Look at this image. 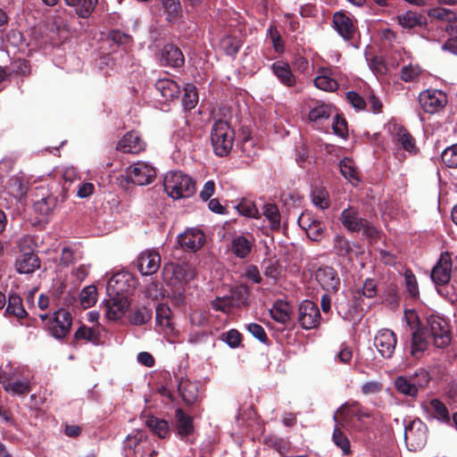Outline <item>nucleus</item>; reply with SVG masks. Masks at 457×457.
<instances>
[{
  "label": "nucleus",
  "instance_id": "35",
  "mask_svg": "<svg viewBox=\"0 0 457 457\" xmlns=\"http://www.w3.org/2000/svg\"><path fill=\"white\" fill-rule=\"evenodd\" d=\"M175 418L177 432L181 438L193 433V420L189 415L186 414L181 409H177L175 411Z\"/></svg>",
  "mask_w": 457,
  "mask_h": 457
},
{
  "label": "nucleus",
  "instance_id": "26",
  "mask_svg": "<svg viewBox=\"0 0 457 457\" xmlns=\"http://www.w3.org/2000/svg\"><path fill=\"white\" fill-rule=\"evenodd\" d=\"M333 23L336 30L345 39L353 37L355 28L350 17L343 12H337L333 16Z\"/></svg>",
  "mask_w": 457,
  "mask_h": 457
},
{
  "label": "nucleus",
  "instance_id": "1",
  "mask_svg": "<svg viewBox=\"0 0 457 457\" xmlns=\"http://www.w3.org/2000/svg\"><path fill=\"white\" fill-rule=\"evenodd\" d=\"M377 294L376 284L372 279H366L361 289H357L353 294L352 305L348 302L337 303L338 314L345 320L355 321L361 320L363 312L370 308V303L366 302L373 298Z\"/></svg>",
  "mask_w": 457,
  "mask_h": 457
},
{
  "label": "nucleus",
  "instance_id": "6",
  "mask_svg": "<svg viewBox=\"0 0 457 457\" xmlns=\"http://www.w3.org/2000/svg\"><path fill=\"white\" fill-rule=\"evenodd\" d=\"M428 440V427L420 419L411 420L404 428V441L409 451L421 450Z\"/></svg>",
  "mask_w": 457,
  "mask_h": 457
},
{
  "label": "nucleus",
  "instance_id": "25",
  "mask_svg": "<svg viewBox=\"0 0 457 457\" xmlns=\"http://www.w3.org/2000/svg\"><path fill=\"white\" fill-rule=\"evenodd\" d=\"M160 62L163 66L179 68L184 64L185 59L179 47L174 45H165L161 51Z\"/></svg>",
  "mask_w": 457,
  "mask_h": 457
},
{
  "label": "nucleus",
  "instance_id": "20",
  "mask_svg": "<svg viewBox=\"0 0 457 457\" xmlns=\"http://www.w3.org/2000/svg\"><path fill=\"white\" fill-rule=\"evenodd\" d=\"M315 275L318 282L324 290L328 293L337 291L340 285V278L333 268L328 266L319 268Z\"/></svg>",
  "mask_w": 457,
  "mask_h": 457
},
{
  "label": "nucleus",
  "instance_id": "18",
  "mask_svg": "<svg viewBox=\"0 0 457 457\" xmlns=\"http://www.w3.org/2000/svg\"><path fill=\"white\" fill-rule=\"evenodd\" d=\"M389 131L394 140L399 144L403 149L410 154H416L418 148L414 137L403 126L397 123L389 124Z\"/></svg>",
  "mask_w": 457,
  "mask_h": 457
},
{
  "label": "nucleus",
  "instance_id": "9",
  "mask_svg": "<svg viewBox=\"0 0 457 457\" xmlns=\"http://www.w3.org/2000/svg\"><path fill=\"white\" fill-rule=\"evenodd\" d=\"M341 222L351 232H358L362 230L363 234L372 237L376 233V229L366 220L361 219L358 212L349 207L341 213Z\"/></svg>",
  "mask_w": 457,
  "mask_h": 457
},
{
  "label": "nucleus",
  "instance_id": "23",
  "mask_svg": "<svg viewBox=\"0 0 457 457\" xmlns=\"http://www.w3.org/2000/svg\"><path fill=\"white\" fill-rule=\"evenodd\" d=\"M145 143L136 131L128 132L118 142L117 149L128 154H138L144 151Z\"/></svg>",
  "mask_w": 457,
  "mask_h": 457
},
{
  "label": "nucleus",
  "instance_id": "5",
  "mask_svg": "<svg viewBox=\"0 0 457 457\" xmlns=\"http://www.w3.org/2000/svg\"><path fill=\"white\" fill-rule=\"evenodd\" d=\"M429 383L428 373L424 370H419L410 376H398L394 385L398 393L414 398L420 389L425 388Z\"/></svg>",
  "mask_w": 457,
  "mask_h": 457
},
{
  "label": "nucleus",
  "instance_id": "54",
  "mask_svg": "<svg viewBox=\"0 0 457 457\" xmlns=\"http://www.w3.org/2000/svg\"><path fill=\"white\" fill-rule=\"evenodd\" d=\"M340 424L337 423V426L334 429L332 439L335 445L339 447L344 454L350 453V442L348 438L344 435L339 428Z\"/></svg>",
  "mask_w": 457,
  "mask_h": 457
},
{
  "label": "nucleus",
  "instance_id": "2",
  "mask_svg": "<svg viewBox=\"0 0 457 457\" xmlns=\"http://www.w3.org/2000/svg\"><path fill=\"white\" fill-rule=\"evenodd\" d=\"M371 412L359 403H345L334 414V420L341 427L351 431H360L365 427V420Z\"/></svg>",
  "mask_w": 457,
  "mask_h": 457
},
{
  "label": "nucleus",
  "instance_id": "49",
  "mask_svg": "<svg viewBox=\"0 0 457 457\" xmlns=\"http://www.w3.org/2000/svg\"><path fill=\"white\" fill-rule=\"evenodd\" d=\"M241 46L240 40L232 36H225L220 41V47L228 55H235Z\"/></svg>",
  "mask_w": 457,
  "mask_h": 457
},
{
  "label": "nucleus",
  "instance_id": "28",
  "mask_svg": "<svg viewBox=\"0 0 457 457\" xmlns=\"http://www.w3.org/2000/svg\"><path fill=\"white\" fill-rule=\"evenodd\" d=\"M272 71L277 79L287 87L295 86L296 79L292 72L291 67L283 61L275 62L272 66Z\"/></svg>",
  "mask_w": 457,
  "mask_h": 457
},
{
  "label": "nucleus",
  "instance_id": "61",
  "mask_svg": "<svg viewBox=\"0 0 457 457\" xmlns=\"http://www.w3.org/2000/svg\"><path fill=\"white\" fill-rule=\"evenodd\" d=\"M334 247L337 253L339 255H345L351 250L349 242L344 237L339 235L336 236L334 239Z\"/></svg>",
  "mask_w": 457,
  "mask_h": 457
},
{
  "label": "nucleus",
  "instance_id": "8",
  "mask_svg": "<svg viewBox=\"0 0 457 457\" xmlns=\"http://www.w3.org/2000/svg\"><path fill=\"white\" fill-rule=\"evenodd\" d=\"M128 180L139 186L148 185L156 177L155 168L148 162H137L126 169Z\"/></svg>",
  "mask_w": 457,
  "mask_h": 457
},
{
  "label": "nucleus",
  "instance_id": "10",
  "mask_svg": "<svg viewBox=\"0 0 457 457\" xmlns=\"http://www.w3.org/2000/svg\"><path fill=\"white\" fill-rule=\"evenodd\" d=\"M71 324L72 318L71 313L68 311L61 309L55 312L49 319L47 328L54 337L62 339L70 333Z\"/></svg>",
  "mask_w": 457,
  "mask_h": 457
},
{
  "label": "nucleus",
  "instance_id": "52",
  "mask_svg": "<svg viewBox=\"0 0 457 457\" xmlns=\"http://www.w3.org/2000/svg\"><path fill=\"white\" fill-rule=\"evenodd\" d=\"M312 199L313 204L321 210L327 209L329 206L328 193L324 188H313L312 191Z\"/></svg>",
  "mask_w": 457,
  "mask_h": 457
},
{
  "label": "nucleus",
  "instance_id": "15",
  "mask_svg": "<svg viewBox=\"0 0 457 457\" xmlns=\"http://www.w3.org/2000/svg\"><path fill=\"white\" fill-rule=\"evenodd\" d=\"M452 266V259L449 253H442L431 270V279L436 286H443L450 281Z\"/></svg>",
  "mask_w": 457,
  "mask_h": 457
},
{
  "label": "nucleus",
  "instance_id": "16",
  "mask_svg": "<svg viewBox=\"0 0 457 457\" xmlns=\"http://www.w3.org/2000/svg\"><path fill=\"white\" fill-rule=\"evenodd\" d=\"M161 265L160 253L155 250L142 252L137 262L138 270L142 275L147 276L155 273Z\"/></svg>",
  "mask_w": 457,
  "mask_h": 457
},
{
  "label": "nucleus",
  "instance_id": "64",
  "mask_svg": "<svg viewBox=\"0 0 457 457\" xmlns=\"http://www.w3.org/2000/svg\"><path fill=\"white\" fill-rule=\"evenodd\" d=\"M247 330L261 342L267 340V335L263 328L257 323H250L246 326Z\"/></svg>",
  "mask_w": 457,
  "mask_h": 457
},
{
  "label": "nucleus",
  "instance_id": "32",
  "mask_svg": "<svg viewBox=\"0 0 457 457\" xmlns=\"http://www.w3.org/2000/svg\"><path fill=\"white\" fill-rule=\"evenodd\" d=\"M76 340H85L92 343L93 345H99L101 343V328L97 323L93 327L81 326L74 334Z\"/></svg>",
  "mask_w": 457,
  "mask_h": 457
},
{
  "label": "nucleus",
  "instance_id": "22",
  "mask_svg": "<svg viewBox=\"0 0 457 457\" xmlns=\"http://www.w3.org/2000/svg\"><path fill=\"white\" fill-rule=\"evenodd\" d=\"M178 242L181 247L195 252L204 244L205 237L200 229L190 228L178 237Z\"/></svg>",
  "mask_w": 457,
  "mask_h": 457
},
{
  "label": "nucleus",
  "instance_id": "60",
  "mask_svg": "<svg viewBox=\"0 0 457 457\" xmlns=\"http://www.w3.org/2000/svg\"><path fill=\"white\" fill-rule=\"evenodd\" d=\"M211 304L213 310L225 313H228L233 310V303L229 302L226 295L217 296Z\"/></svg>",
  "mask_w": 457,
  "mask_h": 457
},
{
  "label": "nucleus",
  "instance_id": "62",
  "mask_svg": "<svg viewBox=\"0 0 457 457\" xmlns=\"http://www.w3.org/2000/svg\"><path fill=\"white\" fill-rule=\"evenodd\" d=\"M346 99L356 110L361 111L366 107L367 104L364 99L353 91H350L346 94Z\"/></svg>",
  "mask_w": 457,
  "mask_h": 457
},
{
  "label": "nucleus",
  "instance_id": "42",
  "mask_svg": "<svg viewBox=\"0 0 457 457\" xmlns=\"http://www.w3.org/2000/svg\"><path fill=\"white\" fill-rule=\"evenodd\" d=\"M145 425L160 438H166L170 436V425L165 420L151 416L145 420Z\"/></svg>",
  "mask_w": 457,
  "mask_h": 457
},
{
  "label": "nucleus",
  "instance_id": "50",
  "mask_svg": "<svg viewBox=\"0 0 457 457\" xmlns=\"http://www.w3.org/2000/svg\"><path fill=\"white\" fill-rule=\"evenodd\" d=\"M5 391L15 395H23L30 391V382L28 378H22L16 381H11L7 385Z\"/></svg>",
  "mask_w": 457,
  "mask_h": 457
},
{
  "label": "nucleus",
  "instance_id": "48",
  "mask_svg": "<svg viewBox=\"0 0 457 457\" xmlns=\"http://www.w3.org/2000/svg\"><path fill=\"white\" fill-rule=\"evenodd\" d=\"M198 102V94L196 87L193 84H187L184 87V94L182 96V104L185 109L192 110Z\"/></svg>",
  "mask_w": 457,
  "mask_h": 457
},
{
  "label": "nucleus",
  "instance_id": "27",
  "mask_svg": "<svg viewBox=\"0 0 457 457\" xmlns=\"http://www.w3.org/2000/svg\"><path fill=\"white\" fill-rule=\"evenodd\" d=\"M155 88L165 101H171L179 97L180 93V87L178 82L168 78L158 79L155 83Z\"/></svg>",
  "mask_w": 457,
  "mask_h": 457
},
{
  "label": "nucleus",
  "instance_id": "40",
  "mask_svg": "<svg viewBox=\"0 0 457 457\" xmlns=\"http://www.w3.org/2000/svg\"><path fill=\"white\" fill-rule=\"evenodd\" d=\"M41 198L36 200L33 204V207L36 212L41 215H48L55 208L57 199L52 194H41Z\"/></svg>",
  "mask_w": 457,
  "mask_h": 457
},
{
  "label": "nucleus",
  "instance_id": "53",
  "mask_svg": "<svg viewBox=\"0 0 457 457\" xmlns=\"http://www.w3.org/2000/svg\"><path fill=\"white\" fill-rule=\"evenodd\" d=\"M152 318V310L142 306L134 311L130 316V322L134 325L140 326L148 322Z\"/></svg>",
  "mask_w": 457,
  "mask_h": 457
},
{
  "label": "nucleus",
  "instance_id": "55",
  "mask_svg": "<svg viewBox=\"0 0 457 457\" xmlns=\"http://www.w3.org/2000/svg\"><path fill=\"white\" fill-rule=\"evenodd\" d=\"M404 284L408 294L411 298H417L420 295L418 282L416 277L411 270L404 271Z\"/></svg>",
  "mask_w": 457,
  "mask_h": 457
},
{
  "label": "nucleus",
  "instance_id": "63",
  "mask_svg": "<svg viewBox=\"0 0 457 457\" xmlns=\"http://www.w3.org/2000/svg\"><path fill=\"white\" fill-rule=\"evenodd\" d=\"M353 359V351L347 345H341L339 352L336 354L335 361H339L344 364L350 363Z\"/></svg>",
  "mask_w": 457,
  "mask_h": 457
},
{
  "label": "nucleus",
  "instance_id": "12",
  "mask_svg": "<svg viewBox=\"0 0 457 457\" xmlns=\"http://www.w3.org/2000/svg\"><path fill=\"white\" fill-rule=\"evenodd\" d=\"M135 280L131 274L120 272L113 275L107 282L109 295L127 296L134 289Z\"/></svg>",
  "mask_w": 457,
  "mask_h": 457
},
{
  "label": "nucleus",
  "instance_id": "14",
  "mask_svg": "<svg viewBox=\"0 0 457 457\" xmlns=\"http://www.w3.org/2000/svg\"><path fill=\"white\" fill-rule=\"evenodd\" d=\"M396 343L395 334L388 328L378 330L374 338L375 347L382 357L387 359L393 356Z\"/></svg>",
  "mask_w": 457,
  "mask_h": 457
},
{
  "label": "nucleus",
  "instance_id": "34",
  "mask_svg": "<svg viewBox=\"0 0 457 457\" xmlns=\"http://www.w3.org/2000/svg\"><path fill=\"white\" fill-rule=\"evenodd\" d=\"M422 407L427 410V411H430L431 414L438 420L445 423H450L451 418L449 411L445 404L439 399H431L428 403H423Z\"/></svg>",
  "mask_w": 457,
  "mask_h": 457
},
{
  "label": "nucleus",
  "instance_id": "4",
  "mask_svg": "<svg viewBox=\"0 0 457 457\" xmlns=\"http://www.w3.org/2000/svg\"><path fill=\"white\" fill-rule=\"evenodd\" d=\"M235 141V131L230 124L225 120H216L211 130V142L216 155L227 156Z\"/></svg>",
  "mask_w": 457,
  "mask_h": 457
},
{
  "label": "nucleus",
  "instance_id": "51",
  "mask_svg": "<svg viewBox=\"0 0 457 457\" xmlns=\"http://www.w3.org/2000/svg\"><path fill=\"white\" fill-rule=\"evenodd\" d=\"M80 303L84 309L93 306L97 300V289L95 286L86 287L79 295Z\"/></svg>",
  "mask_w": 457,
  "mask_h": 457
},
{
  "label": "nucleus",
  "instance_id": "33",
  "mask_svg": "<svg viewBox=\"0 0 457 457\" xmlns=\"http://www.w3.org/2000/svg\"><path fill=\"white\" fill-rule=\"evenodd\" d=\"M314 85L317 88L334 92L338 88L337 81L331 77V71L328 68H321L319 75L314 79Z\"/></svg>",
  "mask_w": 457,
  "mask_h": 457
},
{
  "label": "nucleus",
  "instance_id": "47",
  "mask_svg": "<svg viewBox=\"0 0 457 457\" xmlns=\"http://www.w3.org/2000/svg\"><path fill=\"white\" fill-rule=\"evenodd\" d=\"M340 171L342 175L350 182L354 183L359 181L358 171L354 163L350 158H344L340 163Z\"/></svg>",
  "mask_w": 457,
  "mask_h": 457
},
{
  "label": "nucleus",
  "instance_id": "30",
  "mask_svg": "<svg viewBox=\"0 0 457 457\" xmlns=\"http://www.w3.org/2000/svg\"><path fill=\"white\" fill-rule=\"evenodd\" d=\"M171 274L176 281H188L193 278V270L187 263H169L164 266V274Z\"/></svg>",
  "mask_w": 457,
  "mask_h": 457
},
{
  "label": "nucleus",
  "instance_id": "29",
  "mask_svg": "<svg viewBox=\"0 0 457 457\" xmlns=\"http://www.w3.org/2000/svg\"><path fill=\"white\" fill-rule=\"evenodd\" d=\"M16 270L21 274H30L40 267V260L37 254L27 253L21 255L15 263Z\"/></svg>",
  "mask_w": 457,
  "mask_h": 457
},
{
  "label": "nucleus",
  "instance_id": "58",
  "mask_svg": "<svg viewBox=\"0 0 457 457\" xmlns=\"http://www.w3.org/2000/svg\"><path fill=\"white\" fill-rule=\"evenodd\" d=\"M332 129L334 133L342 137L346 138L348 136V129L346 120L339 114H337L332 122Z\"/></svg>",
  "mask_w": 457,
  "mask_h": 457
},
{
  "label": "nucleus",
  "instance_id": "24",
  "mask_svg": "<svg viewBox=\"0 0 457 457\" xmlns=\"http://www.w3.org/2000/svg\"><path fill=\"white\" fill-rule=\"evenodd\" d=\"M429 339L426 328H419L414 331L411 342V355L415 359H420L428 350Z\"/></svg>",
  "mask_w": 457,
  "mask_h": 457
},
{
  "label": "nucleus",
  "instance_id": "19",
  "mask_svg": "<svg viewBox=\"0 0 457 457\" xmlns=\"http://www.w3.org/2000/svg\"><path fill=\"white\" fill-rule=\"evenodd\" d=\"M298 223L311 240H321L325 230V225L322 222L313 219L309 213H303L299 217Z\"/></svg>",
  "mask_w": 457,
  "mask_h": 457
},
{
  "label": "nucleus",
  "instance_id": "39",
  "mask_svg": "<svg viewBox=\"0 0 457 457\" xmlns=\"http://www.w3.org/2000/svg\"><path fill=\"white\" fill-rule=\"evenodd\" d=\"M162 8L166 16V21L174 23L182 15V7L179 0H161Z\"/></svg>",
  "mask_w": 457,
  "mask_h": 457
},
{
  "label": "nucleus",
  "instance_id": "36",
  "mask_svg": "<svg viewBox=\"0 0 457 457\" xmlns=\"http://www.w3.org/2000/svg\"><path fill=\"white\" fill-rule=\"evenodd\" d=\"M253 246L252 237L244 235L236 236L232 240L231 249L234 254L238 258L246 257Z\"/></svg>",
  "mask_w": 457,
  "mask_h": 457
},
{
  "label": "nucleus",
  "instance_id": "44",
  "mask_svg": "<svg viewBox=\"0 0 457 457\" xmlns=\"http://www.w3.org/2000/svg\"><path fill=\"white\" fill-rule=\"evenodd\" d=\"M5 315H12L18 319L26 317L27 312L25 311L21 298L17 295H11L8 298V303L5 310Z\"/></svg>",
  "mask_w": 457,
  "mask_h": 457
},
{
  "label": "nucleus",
  "instance_id": "46",
  "mask_svg": "<svg viewBox=\"0 0 457 457\" xmlns=\"http://www.w3.org/2000/svg\"><path fill=\"white\" fill-rule=\"evenodd\" d=\"M262 215L269 221L271 229L278 230L280 228V212L276 204H264L262 207Z\"/></svg>",
  "mask_w": 457,
  "mask_h": 457
},
{
  "label": "nucleus",
  "instance_id": "7",
  "mask_svg": "<svg viewBox=\"0 0 457 457\" xmlns=\"http://www.w3.org/2000/svg\"><path fill=\"white\" fill-rule=\"evenodd\" d=\"M428 336L432 338L434 345L438 348L447 346L451 342V335L448 325L440 317H430L428 319Z\"/></svg>",
  "mask_w": 457,
  "mask_h": 457
},
{
  "label": "nucleus",
  "instance_id": "3",
  "mask_svg": "<svg viewBox=\"0 0 457 457\" xmlns=\"http://www.w3.org/2000/svg\"><path fill=\"white\" fill-rule=\"evenodd\" d=\"M165 192L173 199L188 198L195 193V183L182 171L168 172L163 181Z\"/></svg>",
  "mask_w": 457,
  "mask_h": 457
},
{
  "label": "nucleus",
  "instance_id": "45",
  "mask_svg": "<svg viewBox=\"0 0 457 457\" xmlns=\"http://www.w3.org/2000/svg\"><path fill=\"white\" fill-rule=\"evenodd\" d=\"M179 391L183 401L187 404L194 403L198 397V387L195 383L189 381H181L179 386Z\"/></svg>",
  "mask_w": 457,
  "mask_h": 457
},
{
  "label": "nucleus",
  "instance_id": "43",
  "mask_svg": "<svg viewBox=\"0 0 457 457\" xmlns=\"http://www.w3.org/2000/svg\"><path fill=\"white\" fill-rule=\"evenodd\" d=\"M291 311V306L287 302L277 301L270 310V313L274 320L286 324L290 319Z\"/></svg>",
  "mask_w": 457,
  "mask_h": 457
},
{
  "label": "nucleus",
  "instance_id": "57",
  "mask_svg": "<svg viewBox=\"0 0 457 457\" xmlns=\"http://www.w3.org/2000/svg\"><path fill=\"white\" fill-rule=\"evenodd\" d=\"M237 308L246 305L248 298V289L245 286L240 285L230 288Z\"/></svg>",
  "mask_w": 457,
  "mask_h": 457
},
{
  "label": "nucleus",
  "instance_id": "11",
  "mask_svg": "<svg viewBox=\"0 0 457 457\" xmlns=\"http://www.w3.org/2000/svg\"><path fill=\"white\" fill-rule=\"evenodd\" d=\"M419 102L424 112L433 114L443 109L447 97L441 90L428 89L420 94Z\"/></svg>",
  "mask_w": 457,
  "mask_h": 457
},
{
  "label": "nucleus",
  "instance_id": "37",
  "mask_svg": "<svg viewBox=\"0 0 457 457\" xmlns=\"http://www.w3.org/2000/svg\"><path fill=\"white\" fill-rule=\"evenodd\" d=\"M398 23L403 29H413L415 27H421L426 23V17L421 13L408 11L397 16Z\"/></svg>",
  "mask_w": 457,
  "mask_h": 457
},
{
  "label": "nucleus",
  "instance_id": "21",
  "mask_svg": "<svg viewBox=\"0 0 457 457\" xmlns=\"http://www.w3.org/2000/svg\"><path fill=\"white\" fill-rule=\"evenodd\" d=\"M146 435L140 430L128 435L123 442L127 457H143L144 448L141 444L146 440Z\"/></svg>",
  "mask_w": 457,
  "mask_h": 457
},
{
  "label": "nucleus",
  "instance_id": "38",
  "mask_svg": "<svg viewBox=\"0 0 457 457\" xmlns=\"http://www.w3.org/2000/svg\"><path fill=\"white\" fill-rule=\"evenodd\" d=\"M333 108L330 104L324 103H316L311 108L308 118L311 122L315 124H321L324 120H328L332 114Z\"/></svg>",
  "mask_w": 457,
  "mask_h": 457
},
{
  "label": "nucleus",
  "instance_id": "56",
  "mask_svg": "<svg viewBox=\"0 0 457 457\" xmlns=\"http://www.w3.org/2000/svg\"><path fill=\"white\" fill-rule=\"evenodd\" d=\"M442 162L449 168H457V144L445 148L441 154Z\"/></svg>",
  "mask_w": 457,
  "mask_h": 457
},
{
  "label": "nucleus",
  "instance_id": "31",
  "mask_svg": "<svg viewBox=\"0 0 457 457\" xmlns=\"http://www.w3.org/2000/svg\"><path fill=\"white\" fill-rule=\"evenodd\" d=\"M171 311L168 305L160 303L155 309L156 325L165 334L172 333L173 326L170 320Z\"/></svg>",
  "mask_w": 457,
  "mask_h": 457
},
{
  "label": "nucleus",
  "instance_id": "17",
  "mask_svg": "<svg viewBox=\"0 0 457 457\" xmlns=\"http://www.w3.org/2000/svg\"><path fill=\"white\" fill-rule=\"evenodd\" d=\"M106 301L105 316L108 320H117L124 316L129 309V303L127 296L109 295Z\"/></svg>",
  "mask_w": 457,
  "mask_h": 457
},
{
  "label": "nucleus",
  "instance_id": "13",
  "mask_svg": "<svg viewBox=\"0 0 457 457\" xmlns=\"http://www.w3.org/2000/svg\"><path fill=\"white\" fill-rule=\"evenodd\" d=\"M298 321L304 329L318 327L320 321L318 305L308 300L302 302L298 308Z\"/></svg>",
  "mask_w": 457,
  "mask_h": 457
},
{
  "label": "nucleus",
  "instance_id": "59",
  "mask_svg": "<svg viewBox=\"0 0 457 457\" xmlns=\"http://www.w3.org/2000/svg\"><path fill=\"white\" fill-rule=\"evenodd\" d=\"M238 212L245 217L259 218L260 214L254 204L250 201H243L237 205Z\"/></svg>",
  "mask_w": 457,
  "mask_h": 457
},
{
  "label": "nucleus",
  "instance_id": "41",
  "mask_svg": "<svg viewBox=\"0 0 457 457\" xmlns=\"http://www.w3.org/2000/svg\"><path fill=\"white\" fill-rule=\"evenodd\" d=\"M67 5L75 7L76 13L81 18H88L95 10L98 0H64Z\"/></svg>",
  "mask_w": 457,
  "mask_h": 457
}]
</instances>
